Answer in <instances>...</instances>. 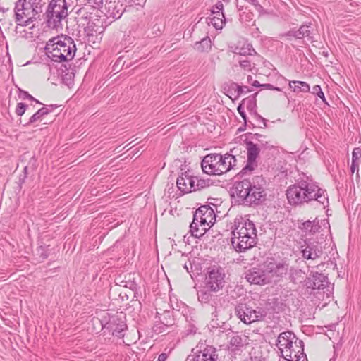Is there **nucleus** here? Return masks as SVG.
<instances>
[{
  "instance_id": "nucleus-1",
  "label": "nucleus",
  "mask_w": 361,
  "mask_h": 361,
  "mask_svg": "<svg viewBox=\"0 0 361 361\" xmlns=\"http://www.w3.org/2000/svg\"><path fill=\"white\" fill-rule=\"evenodd\" d=\"M286 195L291 205H299L312 201L324 208L329 204L326 190L307 180H300L297 183L290 185Z\"/></svg>"
},
{
  "instance_id": "nucleus-2",
  "label": "nucleus",
  "mask_w": 361,
  "mask_h": 361,
  "mask_svg": "<svg viewBox=\"0 0 361 361\" xmlns=\"http://www.w3.org/2000/svg\"><path fill=\"white\" fill-rule=\"evenodd\" d=\"M265 180L262 176H255L252 180L245 178L236 181L232 188L233 195L238 201L247 206H258L267 200V192L264 188Z\"/></svg>"
},
{
  "instance_id": "nucleus-3",
  "label": "nucleus",
  "mask_w": 361,
  "mask_h": 361,
  "mask_svg": "<svg viewBox=\"0 0 361 361\" xmlns=\"http://www.w3.org/2000/svg\"><path fill=\"white\" fill-rule=\"evenodd\" d=\"M231 243L238 252L253 247L257 243V230L254 223L245 217H236L231 232Z\"/></svg>"
},
{
  "instance_id": "nucleus-4",
  "label": "nucleus",
  "mask_w": 361,
  "mask_h": 361,
  "mask_svg": "<svg viewBox=\"0 0 361 361\" xmlns=\"http://www.w3.org/2000/svg\"><path fill=\"white\" fill-rule=\"evenodd\" d=\"M44 49L47 56L52 61L57 63L72 60L77 50L74 40L67 35L50 39L47 42Z\"/></svg>"
},
{
  "instance_id": "nucleus-5",
  "label": "nucleus",
  "mask_w": 361,
  "mask_h": 361,
  "mask_svg": "<svg viewBox=\"0 0 361 361\" xmlns=\"http://www.w3.org/2000/svg\"><path fill=\"white\" fill-rule=\"evenodd\" d=\"M66 0H51L45 12L46 22L50 28H56L68 16Z\"/></svg>"
},
{
  "instance_id": "nucleus-6",
  "label": "nucleus",
  "mask_w": 361,
  "mask_h": 361,
  "mask_svg": "<svg viewBox=\"0 0 361 361\" xmlns=\"http://www.w3.org/2000/svg\"><path fill=\"white\" fill-rule=\"evenodd\" d=\"M124 318L125 317L121 313L114 315H109L106 313V315L102 316L99 322L103 329L108 330L115 336L123 338L124 336L123 331L127 329V325L123 320Z\"/></svg>"
},
{
  "instance_id": "nucleus-7",
  "label": "nucleus",
  "mask_w": 361,
  "mask_h": 361,
  "mask_svg": "<svg viewBox=\"0 0 361 361\" xmlns=\"http://www.w3.org/2000/svg\"><path fill=\"white\" fill-rule=\"evenodd\" d=\"M31 7L32 4L27 2L26 0H18L15 3L14 17L18 25L25 27L34 22L35 18L31 17L30 13Z\"/></svg>"
},
{
  "instance_id": "nucleus-8",
  "label": "nucleus",
  "mask_w": 361,
  "mask_h": 361,
  "mask_svg": "<svg viewBox=\"0 0 361 361\" xmlns=\"http://www.w3.org/2000/svg\"><path fill=\"white\" fill-rule=\"evenodd\" d=\"M225 274L223 269L215 266L209 267L206 276V288L213 292H216L224 286Z\"/></svg>"
},
{
  "instance_id": "nucleus-9",
  "label": "nucleus",
  "mask_w": 361,
  "mask_h": 361,
  "mask_svg": "<svg viewBox=\"0 0 361 361\" xmlns=\"http://www.w3.org/2000/svg\"><path fill=\"white\" fill-rule=\"evenodd\" d=\"M247 163L242 169L240 173L243 176L254 171L257 167V158L259 157L261 149L252 140H246Z\"/></svg>"
},
{
  "instance_id": "nucleus-10",
  "label": "nucleus",
  "mask_w": 361,
  "mask_h": 361,
  "mask_svg": "<svg viewBox=\"0 0 361 361\" xmlns=\"http://www.w3.org/2000/svg\"><path fill=\"white\" fill-rule=\"evenodd\" d=\"M291 346L288 345L286 348L281 352L282 357L288 361H299L301 357H305L304 353V343L298 338L293 341Z\"/></svg>"
},
{
  "instance_id": "nucleus-11",
  "label": "nucleus",
  "mask_w": 361,
  "mask_h": 361,
  "mask_svg": "<svg viewBox=\"0 0 361 361\" xmlns=\"http://www.w3.org/2000/svg\"><path fill=\"white\" fill-rule=\"evenodd\" d=\"M300 252L302 257L307 260H315L323 254L319 243L316 240H311L310 239L304 240V244L300 246Z\"/></svg>"
},
{
  "instance_id": "nucleus-12",
  "label": "nucleus",
  "mask_w": 361,
  "mask_h": 361,
  "mask_svg": "<svg viewBox=\"0 0 361 361\" xmlns=\"http://www.w3.org/2000/svg\"><path fill=\"white\" fill-rule=\"evenodd\" d=\"M193 355L188 357L187 360L191 361H217L218 355L216 348L211 345H207L203 350L197 348L192 349Z\"/></svg>"
},
{
  "instance_id": "nucleus-13",
  "label": "nucleus",
  "mask_w": 361,
  "mask_h": 361,
  "mask_svg": "<svg viewBox=\"0 0 361 361\" xmlns=\"http://www.w3.org/2000/svg\"><path fill=\"white\" fill-rule=\"evenodd\" d=\"M221 160L220 154H209L206 155L201 162V166L204 173L219 176V167Z\"/></svg>"
},
{
  "instance_id": "nucleus-14",
  "label": "nucleus",
  "mask_w": 361,
  "mask_h": 361,
  "mask_svg": "<svg viewBox=\"0 0 361 361\" xmlns=\"http://www.w3.org/2000/svg\"><path fill=\"white\" fill-rule=\"evenodd\" d=\"M245 278L251 284L265 285L269 282L265 269L255 267L248 269L245 273Z\"/></svg>"
},
{
  "instance_id": "nucleus-15",
  "label": "nucleus",
  "mask_w": 361,
  "mask_h": 361,
  "mask_svg": "<svg viewBox=\"0 0 361 361\" xmlns=\"http://www.w3.org/2000/svg\"><path fill=\"white\" fill-rule=\"evenodd\" d=\"M266 274H271L272 276L282 277L288 271V264L285 262H277L270 259L264 262Z\"/></svg>"
},
{
  "instance_id": "nucleus-16",
  "label": "nucleus",
  "mask_w": 361,
  "mask_h": 361,
  "mask_svg": "<svg viewBox=\"0 0 361 361\" xmlns=\"http://www.w3.org/2000/svg\"><path fill=\"white\" fill-rule=\"evenodd\" d=\"M304 281L307 288L313 290L324 289L329 284L328 277L324 274L318 272L313 273L312 275H310Z\"/></svg>"
},
{
  "instance_id": "nucleus-17",
  "label": "nucleus",
  "mask_w": 361,
  "mask_h": 361,
  "mask_svg": "<svg viewBox=\"0 0 361 361\" xmlns=\"http://www.w3.org/2000/svg\"><path fill=\"white\" fill-rule=\"evenodd\" d=\"M106 15L108 18L118 19L125 11V7L120 1H109L105 4Z\"/></svg>"
},
{
  "instance_id": "nucleus-18",
  "label": "nucleus",
  "mask_w": 361,
  "mask_h": 361,
  "mask_svg": "<svg viewBox=\"0 0 361 361\" xmlns=\"http://www.w3.org/2000/svg\"><path fill=\"white\" fill-rule=\"evenodd\" d=\"M297 339L298 338L295 335L290 331L282 332L278 336L276 346L280 352H281L282 350L286 348L288 345L291 346L292 343H294L293 341Z\"/></svg>"
},
{
  "instance_id": "nucleus-19",
  "label": "nucleus",
  "mask_w": 361,
  "mask_h": 361,
  "mask_svg": "<svg viewBox=\"0 0 361 361\" xmlns=\"http://www.w3.org/2000/svg\"><path fill=\"white\" fill-rule=\"evenodd\" d=\"M196 178L197 176H192L190 175L188 184L184 182L183 177H178L176 180V185L180 191L183 193H190L191 192L196 191Z\"/></svg>"
},
{
  "instance_id": "nucleus-20",
  "label": "nucleus",
  "mask_w": 361,
  "mask_h": 361,
  "mask_svg": "<svg viewBox=\"0 0 361 361\" xmlns=\"http://www.w3.org/2000/svg\"><path fill=\"white\" fill-rule=\"evenodd\" d=\"M199 209L202 213L205 226H211L215 223L216 214L214 209L209 205H202L199 207Z\"/></svg>"
},
{
  "instance_id": "nucleus-21",
  "label": "nucleus",
  "mask_w": 361,
  "mask_h": 361,
  "mask_svg": "<svg viewBox=\"0 0 361 361\" xmlns=\"http://www.w3.org/2000/svg\"><path fill=\"white\" fill-rule=\"evenodd\" d=\"M252 313V307L247 304H239L235 308V314L245 324H249V314Z\"/></svg>"
},
{
  "instance_id": "nucleus-22",
  "label": "nucleus",
  "mask_w": 361,
  "mask_h": 361,
  "mask_svg": "<svg viewBox=\"0 0 361 361\" xmlns=\"http://www.w3.org/2000/svg\"><path fill=\"white\" fill-rule=\"evenodd\" d=\"M320 228L319 221L317 219L313 221H305L299 226V228L300 230L311 234H314L319 232Z\"/></svg>"
},
{
  "instance_id": "nucleus-23",
  "label": "nucleus",
  "mask_w": 361,
  "mask_h": 361,
  "mask_svg": "<svg viewBox=\"0 0 361 361\" xmlns=\"http://www.w3.org/2000/svg\"><path fill=\"white\" fill-rule=\"evenodd\" d=\"M248 135H251V139L255 141L254 144L259 147V149H267L273 147V145H271L269 142L267 140L266 135L259 133L252 134L250 133H248Z\"/></svg>"
},
{
  "instance_id": "nucleus-24",
  "label": "nucleus",
  "mask_w": 361,
  "mask_h": 361,
  "mask_svg": "<svg viewBox=\"0 0 361 361\" xmlns=\"http://www.w3.org/2000/svg\"><path fill=\"white\" fill-rule=\"evenodd\" d=\"M155 319V322L169 327L174 324V319L171 317V312L169 310H165L162 314L157 312Z\"/></svg>"
},
{
  "instance_id": "nucleus-25",
  "label": "nucleus",
  "mask_w": 361,
  "mask_h": 361,
  "mask_svg": "<svg viewBox=\"0 0 361 361\" xmlns=\"http://www.w3.org/2000/svg\"><path fill=\"white\" fill-rule=\"evenodd\" d=\"M267 315V312L264 308L257 307L256 309H253L252 307V313L249 314L248 323L251 324L255 322L262 321Z\"/></svg>"
},
{
  "instance_id": "nucleus-26",
  "label": "nucleus",
  "mask_w": 361,
  "mask_h": 361,
  "mask_svg": "<svg viewBox=\"0 0 361 361\" xmlns=\"http://www.w3.org/2000/svg\"><path fill=\"white\" fill-rule=\"evenodd\" d=\"M289 87L297 94L300 92H309L310 90V85L303 81H290L289 82Z\"/></svg>"
},
{
  "instance_id": "nucleus-27",
  "label": "nucleus",
  "mask_w": 361,
  "mask_h": 361,
  "mask_svg": "<svg viewBox=\"0 0 361 361\" xmlns=\"http://www.w3.org/2000/svg\"><path fill=\"white\" fill-rule=\"evenodd\" d=\"M51 109L47 107H42L39 109L36 113H35L29 119V121L23 124V126H28L32 123H35L37 121H39L43 116L49 114L51 111L54 109V106H50Z\"/></svg>"
},
{
  "instance_id": "nucleus-28",
  "label": "nucleus",
  "mask_w": 361,
  "mask_h": 361,
  "mask_svg": "<svg viewBox=\"0 0 361 361\" xmlns=\"http://www.w3.org/2000/svg\"><path fill=\"white\" fill-rule=\"evenodd\" d=\"M289 270V278L292 283H302L305 279V273L300 269L291 267Z\"/></svg>"
},
{
  "instance_id": "nucleus-29",
  "label": "nucleus",
  "mask_w": 361,
  "mask_h": 361,
  "mask_svg": "<svg viewBox=\"0 0 361 361\" xmlns=\"http://www.w3.org/2000/svg\"><path fill=\"white\" fill-rule=\"evenodd\" d=\"M257 94L258 92H256L252 95L243 99V101L240 103L243 104V106H246L247 109L251 114H252L253 112L257 111L256 97Z\"/></svg>"
},
{
  "instance_id": "nucleus-30",
  "label": "nucleus",
  "mask_w": 361,
  "mask_h": 361,
  "mask_svg": "<svg viewBox=\"0 0 361 361\" xmlns=\"http://www.w3.org/2000/svg\"><path fill=\"white\" fill-rule=\"evenodd\" d=\"M226 158H227V153L225 154L224 155L221 154V160L219 164V175L225 173L232 169V165L231 164V161H228V159H226Z\"/></svg>"
},
{
  "instance_id": "nucleus-31",
  "label": "nucleus",
  "mask_w": 361,
  "mask_h": 361,
  "mask_svg": "<svg viewBox=\"0 0 361 361\" xmlns=\"http://www.w3.org/2000/svg\"><path fill=\"white\" fill-rule=\"evenodd\" d=\"M246 340V338H243L239 335H235L231 337L229 345L232 348V350H239L242 347H243Z\"/></svg>"
},
{
  "instance_id": "nucleus-32",
  "label": "nucleus",
  "mask_w": 361,
  "mask_h": 361,
  "mask_svg": "<svg viewBox=\"0 0 361 361\" xmlns=\"http://www.w3.org/2000/svg\"><path fill=\"white\" fill-rule=\"evenodd\" d=\"M212 42L209 37L203 38L201 41L197 42L195 44V49L200 52L207 51L211 49Z\"/></svg>"
},
{
  "instance_id": "nucleus-33",
  "label": "nucleus",
  "mask_w": 361,
  "mask_h": 361,
  "mask_svg": "<svg viewBox=\"0 0 361 361\" xmlns=\"http://www.w3.org/2000/svg\"><path fill=\"white\" fill-rule=\"evenodd\" d=\"M87 32L88 35H95L97 33H101L103 31V27L102 25H97L93 20H89L87 22V26L85 29Z\"/></svg>"
},
{
  "instance_id": "nucleus-34",
  "label": "nucleus",
  "mask_w": 361,
  "mask_h": 361,
  "mask_svg": "<svg viewBox=\"0 0 361 361\" xmlns=\"http://www.w3.org/2000/svg\"><path fill=\"white\" fill-rule=\"evenodd\" d=\"M228 91L232 93L233 91L236 94L235 97H239L243 92H249L250 90L247 86H240L235 82H232L230 86Z\"/></svg>"
},
{
  "instance_id": "nucleus-35",
  "label": "nucleus",
  "mask_w": 361,
  "mask_h": 361,
  "mask_svg": "<svg viewBox=\"0 0 361 361\" xmlns=\"http://www.w3.org/2000/svg\"><path fill=\"white\" fill-rule=\"evenodd\" d=\"M207 23H211L216 30H221L226 23L225 17L212 16L207 18Z\"/></svg>"
},
{
  "instance_id": "nucleus-36",
  "label": "nucleus",
  "mask_w": 361,
  "mask_h": 361,
  "mask_svg": "<svg viewBox=\"0 0 361 361\" xmlns=\"http://www.w3.org/2000/svg\"><path fill=\"white\" fill-rule=\"evenodd\" d=\"M310 25H302L297 31V39H303L305 37H310L311 31Z\"/></svg>"
},
{
  "instance_id": "nucleus-37",
  "label": "nucleus",
  "mask_w": 361,
  "mask_h": 361,
  "mask_svg": "<svg viewBox=\"0 0 361 361\" xmlns=\"http://www.w3.org/2000/svg\"><path fill=\"white\" fill-rule=\"evenodd\" d=\"M196 191L203 190L212 185L213 184V181L211 179H202L198 177L196 178Z\"/></svg>"
},
{
  "instance_id": "nucleus-38",
  "label": "nucleus",
  "mask_w": 361,
  "mask_h": 361,
  "mask_svg": "<svg viewBox=\"0 0 361 361\" xmlns=\"http://www.w3.org/2000/svg\"><path fill=\"white\" fill-rule=\"evenodd\" d=\"M208 289L207 290L201 289L197 292L198 300L200 302L202 303H207L211 300L212 295L208 292Z\"/></svg>"
},
{
  "instance_id": "nucleus-39",
  "label": "nucleus",
  "mask_w": 361,
  "mask_h": 361,
  "mask_svg": "<svg viewBox=\"0 0 361 361\" xmlns=\"http://www.w3.org/2000/svg\"><path fill=\"white\" fill-rule=\"evenodd\" d=\"M118 282H116V284L119 285L120 286L128 288L130 289L132 291H135L137 288V285L135 281H130L129 279L128 281L126 280H121L120 281V279H117Z\"/></svg>"
},
{
  "instance_id": "nucleus-40",
  "label": "nucleus",
  "mask_w": 361,
  "mask_h": 361,
  "mask_svg": "<svg viewBox=\"0 0 361 361\" xmlns=\"http://www.w3.org/2000/svg\"><path fill=\"white\" fill-rule=\"evenodd\" d=\"M237 110H238V112L239 113V114L240 115V116L242 117V118L243 119L244 122H245V126H248L249 127L250 126H252V128L255 127L254 124L251 122H249V124H247V116L245 114V112L244 111V106H243V104H240L237 108Z\"/></svg>"
},
{
  "instance_id": "nucleus-41",
  "label": "nucleus",
  "mask_w": 361,
  "mask_h": 361,
  "mask_svg": "<svg viewBox=\"0 0 361 361\" xmlns=\"http://www.w3.org/2000/svg\"><path fill=\"white\" fill-rule=\"evenodd\" d=\"M313 94L317 95L324 102L327 103L324 92L322 90L320 85H316L312 87Z\"/></svg>"
},
{
  "instance_id": "nucleus-42",
  "label": "nucleus",
  "mask_w": 361,
  "mask_h": 361,
  "mask_svg": "<svg viewBox=\"0 0 361 361\" xmlns=\"http://www.w3.org/2000/svg\"><path fill=\"white\" fill-rule=\"evenodd\" d=\"M192 221H196L200 226H205L202 213L200 212L199 208L194 213Z\"/></svg>"
},
{
  "instance_id": "nucleus-43",
  "label": "nucleus",
  "mask_w": 361,
  "mask_h": 361,
  "mask_svg": "<svg viewBox=\"0 0 361 361\" xmlns=\"http://www.w3.org/2000/svg\"><path fill=\"white\" fill-rule=\"evenodd\" d=\"M27 107L28 106L23 102L18 103L16 109V114L19 116H23Z\"/></svg>"
},
{
  "instance_id": "nucleus-44",
  "label": "nucleus",
  "mask_w": 361,
  "mask_h": 361,
  "mask_svg": "<svg viewBox=\"0 0 361 361\" xmlns=\"http://www.w3.org/2000/svg\"><path fill=\"white\" fill-rule=\"evenodd\" d=\"M86 4L95 9H99L102 7L104 0H85Z\"/></svg>"
},
{
  "instance_id": "nucleus-45",
  "label": "nucleus",
  "mask_w": 361,
  "mask_h": 361,
  "mask_svg": "<svg viewBox=\"0 0 361 361\" xmlns=\"http://www.w3.org/2000/svg\"><path fill=\"white\" fill-rule=\"evenodd\" d=\"M361 158V148L355 147L352 152V161L359 162Z\"/></svg>"
},
{
  "instance_id": "nucleus-46",
  "label": "nucleus",
  "mask_w": 361,
  "mask_h": 361,
  "mask_svg": "<svg viewBox=\"0 0 361 361\" xmlns=\"http://www.w3.org/2000/svg\"><path fill=\"white\" fill-rule=\"evenodd\" d=\"M168 327L169 326H164V324H161L160 323L155 322V324L153 326V331L157 334H161L164 332Z\"/></svg>"
},
{
  "instance_id": "nucleus-47",
  "label": "nucleus",
  "mask_w": 361,
  "mask_h": 361,
  "mask_svg": "<svg viewBox=\"0 0 361 361\" xmlns=\"http://www.w3.org/2000/svg\"><path fill=\"white\" fill-rule=\"evenodd\" d=\"M200 224L197 223L196 221H192L190 225V232L192 235V236L195 237L198 235L197 233H198V226Z\"/></svg>"
},
{
  "instance_id": "nucleus-48",
  "label": "nucleus",
  "mask_w": 361,
  "mask_h": 361,
  "mask_svg": "<svg viewBox=\"0 0 361 361\" xmlns=\"http://www.w3.org/2000/svg\"><path fill=\"white\" fill-rule=\"evenodd\" d=\"M75 13L78 15V17H81L82 18H84V19H87L88 18L90 17V16L86 11V9L85 7H81V8H78Z\"/></svg>"
},
{
  "instance_id": "nucleus-49",
  "label": "nucleus",
  "mask_w": 361,
  "mask_h": 361,
  "mask_svg": "<svg viewBox=\"0 0 361 361\" xmlns=\"http://www.w3.org/2000/svg\"><path fill=\"white\" fill-rule=\"evenodd\" d=\"M178 177H183L184 182L187 183L188 184L190 177V171L189 170L185 171V169H183V167L182 166L180 168V174L179 175Z\"/></svg>"
},
{
  "instance_id": "nucleus-50",
  "label": "nucleus",
  "mask_w": 361,
  "mask_h": 361,
  "mask_svg": "<svg viewBox=\"0 0 361 361\" xmlns=\"http://www.w3.org/2000/svg\"><path fill=\"white\" fill-rule=\"evenodd\" d=\"M37 251V255H39V257L40 259H42V260L47 259L49 256L47 250H45V248L43 246H40L39 247H38Z\"/></svg>"
},
{
  "instance_id": "nucleus-51",
  "label": "nucleus",
  "mask_w": 361,
  "mask_h": 361,
  "mask_svg": "<svg viewBox=\"0 0 361 361\" xmlns=\"http://www.w3.org/2000/svg\"><path fill=\"white\" fill-rule=\"evenodd\" d=\"M224 10V5L221 1H218L214 6L213 8L211 10L212 13H219L222 15V12Z\"/></svg>"
},
{
  "instance_id": "nucleus-52",
  "label": "nucleus",
  "mask_w": 361,
  "mask_h": 361,
  "mask_svg": "<svg viewBox=\"0 0 361 361\" xmlns=\"http://www.w3.org/2000/svg\"><path fill=\"white\" fill-rule=\"evenodd\" d=\"M239 64L245 70H251V61L247 59L240 60Z\"/></svg>"
},
{
  "instance_id": "nucleus-53",
  "label": "nucleus",
  "mask_w": 361,
  "mask_h": 361,
  "mask_svg": "<svg viewBox=\"0 0 361 361\" xmlns=\"http://www.w3.org/2000/svg\"><path fill=\"white\" fill-rule=\"evenodd\" d=\"M210 228L209 226H198V233H197L198 235L195 236L196 238H200L202 237L207 231Z\"/></svg>"
},
{
  "instance_id": "nucleus-54",
  "label": "nucleus",
  "mask_w": 361,
  "mask_h": 361,
  "mask_svg": "<svg viewBox=\"0 0 361 361\" xmlns=\"http://www.w3.org/2000/svg\"><path fill=\"white\" fill-rule=\"evenodd\" d=\"M296 35H297V31L294 30H291L288 31L286 33L281 35V36L282 37H286L287 39L290 40L291 39V37H294V38L297 39Z\"/></svg>"
},
{
  "instance_id": "nucleus-55",
  "label": "nucleus",
  "mask_w": 361,
  "mask_h": 361,
  "mask_svg": "<svg viewBox=\"0 0 361 361\" xmlns=\"http://www.w3.org/2000/svg\"><path fill=\"white\" fill-rule=\"evenodd\" d=\"M74 76L73 73H68L63 75V81L68 85L72 83V79Z\"/></svg>"
},
{
  "instance_id": "nucleus-56",
  "label": "nucleus",
  "mask_w": 361,
  "mask_h": 361,
  "mask_svg": "<svg viewBox=\"0 0 361 361\" xmlns=\"http://www.w3.org/2000/svg\"><path fill=\"white\" fill-rule=\"evenodd\" d=\"M30 13L31 17L35 18V19H33L34 22L36 21L37 18L39 17V12L37 10V6L34 7L32 6V7H31V9L30 10Z\"/></svg>"
},
{
  "instance_id": "nucleus-57",
  "label": "nucleus",
  "mask_w": 361,
  "mask_h": 361,
  "mask_svg": "<svg viewBox=\"0 0 361 361\" xmlns=\"http://www.w3.org/2000/svg\"><path fill=\"white\" fill-rule=\"evenodd\" d=\"M263 89L269 90H277L280 91L279 87H274L273 85L267 83V84H262V87Z\"/></svg>"
},
{
  "instance_id": "nucleus-58",
  "label": "nucleus",
  "mask_w": 361,
  "mask_h": 361,
  "mask_svg": "<svg viewBox=\"0 0 361 361\" xmlns=\"http://www.w3.org/2000/svg\"><path fill=\"white\" fill-rule=\"evenodd\" d=\"M226 159H228V161H231V164L232 165V169H233L236 166L237 160H236L235 157L234 155L227 153Z\"/></svg>"
},
{
  "instance_id": "nucleus-59",
  "label": "nucleus",
  "mask_w": 361,
  "mask_h": 361,
  "mask_svg": "<svg viewBox=\"0 0 361 361\" xmlns=\"http://www.w3.org/2000/svg\"><path fill=\"white\" fill-rule=\"evenodd\" d=\"M252 114L257 120L261 121L263 123L264 126L262 128L267 127V120L264 118L262 117L259 114H258L257 111L253 112Z\"/></svg>"
},
{
  "instance_id": "nucleus-60",
  "label": "nucleus",
  "mask_w": 361,
  "mask_h": 361,
  "mask_svg": "<svg viewBox=\"0 0 361 361\" xmlns=\"http://www.w3.org/2000/svg\"><path fill=\"white\" fill-rule=\"evenodd\" d=\"M21 97L23 99H27L30 100H35V98H34L31 94H30L27 92L21 90Z\"/></svg>"
},
{
  "instance_id": "nucleus-61",
  "label": "nucleus",
  "mask_w": 361,
  "mask_h": 361,
  "mask_svg": "<svg viewBox=\"0 0 361 361\" xmlns=\"http://www.w3.org/2000/svg\"><path fill=\"white\" fill-rule=\"evenodd\" d=\"M358 168H359V162L352 161L351 166H350V171H351L352 174L354 173L355 170H357L358 171Z\"/></svg>"
},
{
  "instance_id": "nucleus-62",
  "label": "nucleus",
  "mask_w": 361,
  "mask_h": 361,
  "mask_svg": "<svg viewBox=\"0 0 361 361\" xmlns=\"http://www.w3.org/2000/svg\"><path fill=\"white\" fill-rule=\"evenodd\" d=\"M168 357V355L166 353H161L158 357V361H166Z\"/></svg>"
},
{
  "instance_id": "nucleus-63",
  "label": "nucleus",
  "mask_w": 361,
  "mask_h": 361,
  "mask_svg": "<svg viewBox=\"0 0 361 361\" xmlns=\"http://www.w3.org/2000/svg\"><path fill=\"white\" fill-rule=\"evenodd\" d=\"M9 10L10 8L8 7L0 5V11L2 12L3 13H6Z\"/></svg>"
},
{
  "instance_id": "nucleus-64",
  "label": "nucleus",
  "mask_w": 361,
  "mask_h": 361,
  "mask_svg": "<svg viewBox=\"0 0 361 361\" xmlns=\"http://www.w3.org/2000/svg\"><path fill=\"white\" fill-rule=\"evenodd\" d=\"M251 85H252V86H254V87H262V84H260V83H259V81H257V80H255V81H253V82L251 83Z\"/></svg>"
}]
</instances>
